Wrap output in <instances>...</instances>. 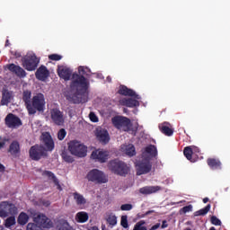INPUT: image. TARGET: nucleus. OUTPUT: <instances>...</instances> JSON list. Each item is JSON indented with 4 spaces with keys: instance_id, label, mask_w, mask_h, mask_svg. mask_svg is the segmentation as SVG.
I'll return each mask as SVG.
<instances>
[{
    "instance_id": "1",
    "label": "nucleus",
    "mask_w": 230,
    "mask_h": 230,
    "mask_svg": "<svg viewBox=\"0 0 230 230\" xmlns=\"http://www.w3.org/2000/svg\"><path fill=\"white\" fill-rule=\"evenodd\" d=\"M88 67L79 66L78 74L74 73L72 75V81L70 83V93L66 96V100L71 103H87L89 100V84H87V75Z\"/></svg>"
},
{
    "instance_id": "2",
    "label": "nucleus",
    "mask_w": 230,
    "mask_h": 230,
    "mask_svg": "<svg viewBox=\"0 0 230 230\" xmlns=\"http://www.w3.org/2000/svg\"><path fill=\"white\" fill-rule=\"evenodd\" d=\"M22 100L30 115L44 112V109H46V99L42 93H37L31 99V91L24 90Z\"/></svg>"
},
{
    "instance_id": "3",
    "label": "nucleus",
    "mask_w": 230,
    "mask_h": 230,
    "mask_svg": "<svg viewBox=\"0 0 230 230\" xmlns=\"http://www.w3.org/2000/svg\"><path fill=\"white\" fill-rule=\"evenodd\" d=\"M108 168L111 173L119 175L120 177H127L130 172V167L128 164L119 159L111 160L108 163Z\"/></svg>"
},
{
    "instance_id": "4",
    "label": "nucleus",
    "mask_w": 230,
    "mask_h": 230,
    "mask_svg": "<svg viewBox=\"0 0 230 230\" xmlns=\"http://www.w3.org/2000/svg\"><path fill=\"white\" fill-rule=\"evenodd\" d=\"M68 151L71 155L84 158L87 156V146L78 140H71L67 143Z\"/></svg>"
},
{
    "instance_id": "5",
    "label": "nucleus",
    "mask_w": 230,
    "mask_h": 230,
    "mask_svg": "<svg viewBox=\"0 0 230 230\" xmlns=\"http://www.w3.org/2000/svg\"><path fill=\"white\" fill-rule=\"evenodd\" d=\"M87 181L93 182L94 184H107L109 182V178L102 171L98 169H93L88 172L86 175Z\"/></svg>"
},
{
    "instance_id": "6",
    "label": "nucleus",
    "mask_w": 230,
    "mask_h": 230,
    "mask_svg": "<svg viewBox=\"0 0 230 230\" xmlns=\"http://www.w3.org/2000/svg\"><path fill=\"white\" fill-rule=\"evenodd\" d=\"M111 123L118 130H123V132H128L132 127L130 119L123 116H115L111 119Z\"/></svg>"
},
{
    "instance_id": "7",
    "label": "nucleus",
    "mask_w": 230,
    "mask_h": 230,
    "mask_svg": "<svg viewBox=\"0 0 230 230\" xmlns=\"http://www.w3.org/2000/svg\"><path fill=\"white\" fill-rule=\"evenodd\" d=\"M40 145L48 154V152H53L55 150V140L49 132H43L40 137Z\"/></svg>"
},
{
    "instance_id": "8",
    "label": "nucleus",
    "mask_w": 230,
    "mask_h": 230,
    "mask_svg": "<svg viewBox=\"0 0 230 230\" xmlns=\"http://www.w3.org/2000/svg\"><path fill=\"white\" fill-rule=\"evenodd\" d=\"M29 155L32 161H40L42 157H48V153L46 152V149L42 147V146L36 144L31 146Z\"/></svg>"
},
{
    "instance_id": "9",
    "label": "nucleus",
    "mask_w": 230,
    "mask_h": 230,
    "mask_svg": "<svg viewBox=\"0 0 230 230\" xmlns=\"http://www.w3.org/2000/svg\"><path fill=\"white\" fill-rule=\"evenodd\" d=\"M50 119L57 127H64L66 123V115L64 111L58 108H53L50 110Z\"/></svg>"
},
{
    "instance_id": "10",
    "label": "nucleus",
    "mask_w": 230,
    "mask_h": 230,
    "mask_svg": "<svg viewBox=\"0 0 230 230\" xmlns=\"http://www.w3.org/2000/svg\"><path fill=\"white\" fill-rule=\"evenodd\" d=\"M137 175H146L152 172L150 158H143L136 164Z\"/></svg>"
},
{
    "instance_id": "11",
    "label": "nucleus",
    "mask_w": 230,
    "mask_h": 230,
    "mask_svg": "<svg viewBox=\"0 0 230 230\" xmlns=\"http://www.w3.org/2000/svg\"><path fill=\"white\" fill-rule=\"evenodd\" d=\"M22 65L27 71H35L39 66V58L35 54L25 56L22 58Z\"/></svg>"
},
{
    "instance_id": "12",
    "label": "nucleus",
    "mask_w": 230,
    "mask_h": 230,
    "mask_svg": "<svg viewBox=\"0 0 230 230\" xmlns=\"http://www.w3.org/2000/svg\"><path fill=\"white\" fill-rule=\"evenodd\" d=\"M33 222L41 227V229H51L53 227V221L49 219L45 214L39 213L33 217Z\"/></svg>"
},
{
    "instance_id": "13",
    "label": "nucleus",
    "mask_w": 230,
    "mask_h": 230,
    "mask_svg": "<svg viewBox=\"0 0 230 230\" xmlns=\"http://www.w3.org/2000/svg\"><path fill=\"white\" fill-rule=\"evenodd\" d=\"M4 124L7 128L15 129L19 128V127H22V120L19 116L13 113H8L4 118Z\"/></svg>"
},
{
    "instance_id": "14",
    "label": "nucleus",
    "mask_w": 230,
    "mask_h": 230,
    "mask_svg": "<svg viewBox=\"0 0 230 230\" xmlns=\"http://www.w3.org/2000/svg\"><path fill=\"white\" fill-rule=\"evenodd\" d=\"M58 75L59 78L65 80V82H69V80H73V70L66 66H58Z\"/></svg>"
},
{
    "instance_id": "15",
    "label": "nucleus",
    "mask_w": 230,
    "mask_h": 230,
    "mask_svg": "<svg viewBox=\"0 0 230 230\" xmlns=\"http://www.w3.org/2000/svg\"><path fill=\"white\" fill-rule=\"evenodd\" d=\"M0 209H2V211H4L6 217H10V215H17L18 211L17 207L8 201H2L0 203Z\"/></svg>"
},
{
    "instance_id": "16",
    "label": "nucleus",
    "mask_w": 230,
    "mask_h": 230,
    "mask_svg": "<svg viewBox=\"0 0 230 230\" xmlns=\"http://www.w3.org/2000/svg\"><path fill=\"white\" fill-rule=\"evenodd\" d=\"M96 138L102 145H107L111 141V137L109 136V131L104 128H97L95 133Z\"/></svg>"
},
{
    "instance_id": "17",
    "label": "nucleus",
    "mask_w": 230,
    "mask_h": 230,
    "mask_svg": "<svg viewBox=\"0 0 230 230\" xmlns=\"http://www.w3.org/2000/svg\"><path fill=\"white\" fill-rule=\"evenodd\" d=\"M142 157L144 159H149V161H152V158L157 157V147L154 145L146 146L144 152L142 153Z\"/></svg>"
},
{
    "instance_id": "18",
    "label": "nucleus",
    "mask_w": 230,
    "mask_h": 230,
    "mask_svg": "<svg viewBox=\"0 0 230 230\" xmlns=\"http://www.w3.org/2000/svg\"><path fill=\"white\" fill-rule=\"evenodd\" d=\"M35 76L37 80H40V82H45V80L49 77V70H48V67H46L45 66H41L37 69Z\"/></svg>"
},
{
    "instance_id": "19",
    "label": "nucleus",
    "mask_w": 230,
    "mask_h": 230,
    "mask_svg": "<svg viewBox=\"0 0 230 230\" xmlns=\"http://www.w3.org/2000/svg\"><path fill=\"white\" fill-rule=\"evenodd\" d=\"M7 69L11 71V73H14L16 76H19V78H24L26 76V71L15 64L7 65Z\"/></svg>"
},
{
    "instance_id": "20",
    "label": "nucleus",
    "mask_w": 230,
    "mask_h": 230,
    "mask_svg": "<svg viewBox=\"0 0 230 230\" xmlns=\"http://www.w3.org/2000/svg\"><path fill=\"white\" fill-rule=\"evenodd\" d=\"M9 154L13 155V157H17L21 155V144H19V141L13 140L7 150Z\"/></svg>"
},
{
    "instance_id": "21",
    "label": "nucleus",
    "mask_w": 230,
    "mask_h": 230,
    "mask_svg": "<svg viewBox=\"0 0 230 230\" xmlns=\"http://www.w3.org/2000/svg\"><path fill=\"white\" fill-rule=\"evenodd\" d=\"M109 155L105 151H93L91 155V158L98 163H106Z\"/></svg>"
},
{
    "instance_id": "22",
    "label": "nucleus",
    "mask_w": 230,
    "mask_h": 230,
    "mask_svg": "<svg viewBox=\"0 0 230 230\" xmlns=\"http://www.w3.org/2000/svg\"><path fill=\"white\" fill-rule=\"evenodd\" d=\"M118 93L122 96H133L134 98H137V100H139V95L136 94V92H134V90L129 89L126 85H120L119 87Z\"/></svg>"
},
{
    "instance_id": "23",
    "label": "nucleus",
    "mask_w": 230,
    "mask_h": 230,
    "mask_svg": "<svg viewBox=\"0 0 230 230\" xmlns=\"http://www.w3.org/2000/svg\"><path fill=\"white\" fill-rule=\"evenodd\" d=\"M161 190V186H146L139 189V193L142 195H152V193H157Z\"/></svg>"
},
{
    "instance_id": "24",
    "label": "nucleus",
    "mask_w": 230,
    "mask_h": 230,
    "mask_svg": "<svg viewBox=\"0 0 230 230\" xmlns=\"http://www.w3.org/2000/svg\"><path fill=\"white\" fill-rule=\"evenodd\" d=\"M120 105H123L124 107H129V108H134V107H139V102L136 99H122L119 101Z\"/></svg>"
},
{
    "instance_id": "25",
    "label": "nucleus",
    "mask_w": 230,
    "mask_h": 230,
    "mask_svg": "<svg viewBox=\"0 0 230 230\" xmlns=\"http://www.w3.org/2000/svg\"><path fill=\"white\" fill-rule=\"evenodd\" d=\"M43 175H46V177H48L49 179H51L54 184L57 186L58 190H59V191H62V186H60V181H58V178L55 176V173H53V172L44 171Z\"/></svg>"
},
{
    "instance_id": "26",
    "label": "nucleus",
    "mask_w": 230,
    "mask_h": 230,
    "mask_svg": "<svg viewBox=\"0 0 230 230\" xmlns=\"http://www.w3.org/2000/svg\"><path fill=\"white\" fill-rule=\"evenodd\" d=\"M208 165L212 169V170H221L222 169V162L220 160L216 159V158H208L207 160Z\"/></svg>"
},
{
    "instance_id": "27",
    "label": "nucleus",
    "mask_w": 230,
    "mask_h": 230,
    "mask_svg": "<svg viewBox=\"0 0 230 230\" xmlns=\"http://www.w3.org/2000/svg\"><path fill=\"white\" fill-rule=\"evenodd\" d=\"M169 125L170 124H168V122H164L159 125L160 132H162V134H164V136L168 137L173 136V130L172 129V128H170Z\"/></svg>"
},
{
    "instance_id": "28",
    "label": "nucleus",
    "mask_w": 230,
    "mask_h": 230,
    "mask_svg": "<svg viewBox=\"0 0 230 230\" xmlns=\"http://www.w3.org/2000/svg\"><path fill=\"white\" fill-rule=\"evenodd\" d=\"M106 222L108 224V227L112 229L115 226H118V217H116L114 213H110L106 217Z\"/></svg>"
},
{
    "instance_id": "29",
    "label": "nucleus",
    "mask_w": 230,
    "mask_h": 230,
    "mask_svg": "<svg viewBox=\"0 0 230 230\" xmlns=\"http://www.w3.org/2000/svg\"><path fill=\"white\" fill-rule=\"evenodd\" d=\"M73 197L77 206H85V204H87V199H85L84 195L78 192H74Z\"/></svg>"
},
{
    "instance_id": "30",
    "label": "nucleus",
    "mask_w": 230,
    "mask_h": 230,
    "mask_svg": "<svg viewBox=\"0 0 230 230\" xmlns=\"http://www.w3.org/2000/svg\"><path fill=\"white\" fill-rule=\"evenodd\" d=\"M75 220L79 224H85V222H87V220H89V214L87 212H84V211L78 212L75 215Z\"/></svg>"
},
{
    "instance_id": "31",
    "label": "nucleus",
    "mask_w": 230,
    "mask_h": 230,
    "mask_svg": "<svg viewBox=\"0 0 230 230\" xmlns=\"http://www.w3.org/2000/svg\"><path fill=\"white\" fill-rule=\"evenodd\" d=\"M122 149L126 155H128V157H134V155H136V146H134L132 144L124 146V148Z\"/></svg>"
},
{
    "instance_id": "32",
    "label": "nucleus",
    "mask_w": 230,
    "mask_h": 230,
    "mask_svg": "<svg viewBox=\"0 0 230 230\" xmlns=\"http://www.w3.org/2000/svg\"><path fill=\"white\" fill-rule=\"evenodd\" d=\"M58 230H73V226L66 219L59 220L58 224Z\"/></svg>"
},
{
    "instance_id": "33",
    "label": "nucleus",
    "mask_w": 230,
    "mask_h": 230,
    "mask_svg": "<svg viewBox=\"0 0 230 230\" xmlns=\"http://www.w3.org/2000/svg\"><path fill=\"white\" fill-rule=\"evenodd\" d=\"M30 220V217L26 212L20 213L17 222L20 226H26L28 224V221Z\"/></svg>"
},
{
    "instance_id": "34",
    "label": "nucleus",
    "mask_w": 230,
    "mask_h": 230,
    "mask_svg": "<svg viewBox=\"0 0 230 230\" xmlns=\"http://www.w3.org/2000/svg\"><path fill=\"white\" fill-rule=\"evenodd\" d=\"M183 155L186 157V159H188V161H190V163H193L194 161L193 159V149L191 148V146H186L183 149Z\"/></svg>"
},
{
    "instance_id": "35",
    "label": "nucleus",
    "mask_w": 230,
    "mask_h": 230,
    "mask_svg": "<svg viewBox=\"0 0 230 230\" xmlns=\"http://www.w3.org/2000/svg\"><path fill=\"white\" fill-rule=\"evenodd\" d=\"M61 157L63 161H65V163H69V164L75 163V157H73V155H71L69 152H67L66 150H64L61 153Z\"/></svg>"
},
{
    "instance_id": "36",
    "label": "nucleus",
    "mask_w": 230,
    "mask_h": 230,
    "mask_svg": "<svg viewBox=\"0 0 230 230\" xmlns=\"http://www.w3.org/2000/svg\"><path fill=\"white\" fill-rule=\"evenodd\" d=\"M12 101V93L10 92H4L2 95L1 105H8Z\"/></svg>"
},
{
    "instance_id": "37",
    "label": "nucleus",
    "mask_w": 230,
    "mask_h": 230,
    "mask_svg": "<svg viewBox=\"0 0 230 230\" xmlns=\"http://www.w3.org/2000/svg\"><path fill=\"white\" fill-rule=\"evenodd\" d=\"M209 209H211V204H208L204 208L196 211L194 217H204V215L209 213Z\"/></svg>"
},
{
    "instance_id": "38",
    "label": "nucleus",
    "mask_w": 230,
    "mask_h": 230,
    "mask_svg": "<svg viewBox=\"0 0 230 230\" xmlns=\"http://www.w3.org/2000/svg\"><path fill=\"white\" fill-rule=\"evenodd\" d=\"M145 224H146V222H145V220H140V221H138V222L135 225L133 230H148V229L146 228V226H145Z\"/></svg>"
},
{
    "instance_id": "39",
    "label": "nucleus",
    "mask_w": 230,
    "mask_h": 230,
    "mask_svg": "<svg viewBox=\"0 0 230 230\" xmlns=\"http://www.w3.org/2000/svg\"><path fill=\"white\" fill-rule=\"evenodd\" d=\"M120 226L124 229H128V216H121Z\"/></svg>"
},
{
    "instance_id": "40",
    "label": "nucleus",
    "mask_w": 230,
    "mask_h": 230,
    "mask_svg": "<svg viewBox=\"0 0 230 230\" xmlns=\"http://www.w3.org/2000/svg\"><path fill=\"white\" fill-rule=\"evenodd\" d=\"M6 143H10V138L6 137H0V150L6 147Z\"/></svg>"
},
{
    "instance_id": "41",
    "label": "nucleus",
    "mask_w": 230,
    "mask_h": 230,
    "mask_svg": "<svg viewBox=\"0 0 230 230\" xmlns=\"http://www.w3.org/2000/svg\"><path fill=\"white\" fill-rule=\"evenodd\" d=\"M4 226H5V227H12V226H15V217H13V216L9 217L5 220Z\"/></svg>"
},
{
    "instance_id": "42",
    "label": "nucleus",
    "mask_w": 230,
    "mask_h": 230,
    "mask_svg": "<svg viewBox=\"0 0 230 230\" xmlns=\"http://www.w3.org/2000/svg\"><path fill=\"white\" fill-rule=\"evenodd\" d=\"M66 136H67V132L66 131V129L65 128L59 129V131L58 132V139L59 141H64V139L66 138Z\"/></svg>"
},
{
    "instance_id": "43",
    "label": "nucleus",
    "mask_w": 230,
    "mask_h": 230,
    "mask_svg": "<svg viewBox=\"0 0 230 230\" xmlns=\"http://www.w3.org/2000/svg\"><path fill=\"white\" fill-rule=\"evenodd\" d=\"M210 222L213 226H222V221L217 217V216H212L210 218Z\"/></svg>"
},
{
    "instance_id": "44",
    "label": "nucleus",
    "mask_w": 230,
    "mask_h": 230,
    "mask_svg": "<svg viewBox=\"0 0 230 230\" xmlns=\"http://www.w3.org/2000/svg\"><path fill=\"white\" fill-rule=\"evenodd\" d=\"M61 58L62 56L58 54H51L49 56V60H52L54 62H58Z\"/></svg>"
},
{
    "instance_id": "45",
    "label": "nucleus",
    "mask_w": 230,
    "mask_h": 230,
    "mask_svg": "<svg viewBox=\"0 0 230 230\" xmlns=\"http://www.w3.org/2000/svg\"><path fill=\"white\" fill-rule=\"evenodd\" d=\"M133 206L132 204H123L120 206L121 211H130L132 209Z\"/></svg>"
},
{
    "instance_id": "46",
    "label": "nucleus",
    "mask_w": 230,
    "mask_h": 230,
    "mask_svg": "<svg viewBox=\"0 0 230 230\" xmlns=\"http://www.w3.org/2000/svg\"><path fill=\"white\" fill-rule=\"evenodd\" d=\"M193 210V206L189 205V206H185L183 207L180 211L181 213H190V211Z\"/></svg>"
},
{
    "instance_id": "47",
    "label": "nucleus",
    "mask_w": 230,
    "mask_h": 230,
    "mask_svg": "<svg viewBox=\"0 0 230 230\" xmlns=\"http://www.w3.org/2000/svg\"><path fill=\"white\" fill-rule=\"evenodd\" d=\"M89 118H90L91 121H93V123H98V117L93 112H91L89 114Z\"/></svg>"
},
{
    "instance_id": "48",
    "label": "nucleus",
    "mask_w": 230,
    "mask_h": 230,
    "mask_svg": "<svg viewBox=\"0 0 230 230\" xmlns=\"http://www.w3.org/2000/svg\"><path fill=\"white\" fill-rule=\"evenodd\" d=\"M0 218H6V212L0 208Z\"/></svg>"
},
{
    "instance_id": "49",
    "label": "nucleus",
    "mask_w": 230,
    "mask_h": 230,
    "mask_svg": "<svg viewBox=\"0 0 230 230\" xmlns=\"http://www.w3.org/2000/svg\"><path fill=\"white\" fill-rule=\"evenodd\" d=\"M161 227V223H157L155 226H153L149 230H157Z\"/></svg>"
},
{
    "instance_id": "50",
    "label": "nucleus",
    "mask_w": 230,
    "mask_h": 230,
    "mask_svg": "<svg viewBox=\"0 0 230 230\" xmlns=\"http://www.w3.org/2000/svg\"><path fill=\"white\" fill-rule=\"evenodd\" d=\"M162 229H166V227H168V222L166 220H164L162 222Z\"/></svg>"
},
{
    "instance_id": "51",
    "label": "nucleus",
    "mask_w": 230,
    "mask_h": 230,
    "mask_svg": "<svg viewBox=\"0 0 230 230\" xmlns=\"http://www.w3.org/2000/svg\"><path fill=\"white\" fill-rule=\"evenodd\" d=\"M151 213H154V211H153V210H149V211L146 212L144 215L138 216V217H139L140 218H143V217H147V215H150Z\"/></svg>"
},
{
    "instance_id": "52",
    "label": "nucleus",
    "mask_w": 230,
    "mask_h": 230,
    "mask_svg": "<svg viewBox=\"0 0 230 230\" xmlns=\"http://www.w3.org/2000/svg\"><path fill=\"white\" fill-rule=\"evenodd\" d=\"M4 170H6V168L0 163V172H4Z\"/></svg>"
},
{
    "instance_id": "53",
    "label": "nucleus",
    "mask_w": 230,
    "mask_h": 230,
    "mask_svg": "<svg viewBox=\"0 0 230 230\" xmlns=\"http://www.w3.org/2000/svg\"><path fill=\"white\" fill-rule=\"evenodd\" d=\"M203 202L204 204H208V202H209V198H204Z\"/></svg>"
},
{
    "instance_id": "54",
    "label": "nucleus",
    "mask_w": 230,
    "mask_h": 230,
    "mask_svg": "<svg viewBox=\"0 0 230 230\" xmlns=\"http://www.w3.org/2000/svg\"><path fill=\"white\" fill-rule=\"evenodd\" d=\"M89 230H100V228L98 226H92Z\"/></svg>"
},
{
    "instance_id": "55",
    "label": "nucleus",
    "mask_w": 230,
    "mask_h": 230,
    "mask_svg": "<svg viewBox=\"0 0 230 230\" xmlns=\"http://www.w3.org/2000/svg\"><path fill=\"white\" fill-rule=\"evenodd\" d=\"M8 44H10V41L8 40H6L5 46H8Z\"/></svg>"
},
{
    "instance_id": "56",
    "label": "nucleus",
    "mask_w": 230,
    "mask_h": 230,
    "mask_svg": "<svg viewBox=\"0 0 230 230\" xmlns=\"http://www.w3.org/2000/svg\"><path fill=\"white\" fill-rule=\"evenodd\" d=\"M15 57H16L17 58H19V57H21V55H20L19 53H17V54H15Z\"/></svg>"
},
{
    "instance_id": "57",
    "label": "nucleus",
    "mask_w": 230,
    "mask_h": 230,
    "mask_svg": "<svg viewBox=\"0 0 230 230\" xmlns=\"http://www.w3.org/2000/svg\"><path fill=\"white\" fill-rule=\"evenodd\" d=\"M108 82H111V76L107 77Z\"/></svg>"
},
{
    "instance_id": "58",
    "label": "nucleus",
    "mask_w": 230,
    "mask_h": 230,
    "mask_svg": "<svg viewBox=\"0 0 230 230\" xmlns=\"http://www.w3.org/2000/svg\"><path fill=\"white\" fill-rule=\"evenodd\" d=\"M0 230H4V227L0 226Z\"/></svg>"
},
{
    "instance_id": "59",
    "label": "nucleus",
    "mask_w": 230,
    "mask_h": 230,
    "mask_svg": "<svg viewBox=\"0 0 230 230\" xmlns=\"http://www.w3.org/2000/svg\"><path fill=\"white\" fill-rule=\"evenodd\" d=\"M185 230H191V228H186Z\"/></svg>"
},
{
    "instance_id": "60",
    "label": "nucleus",
    "mask_w": 230,
    "mask_h": 230,
    "mask_svg": "<svg viewBox=\"0 0 230 230\" xmlns=\"http://www.w3.org/2000/svg\"><path fill=\"white\" fill-rule=\"evenodd\" d=\"M102 230H103V228H102Z\"/></svg>"
}]
</instances>
